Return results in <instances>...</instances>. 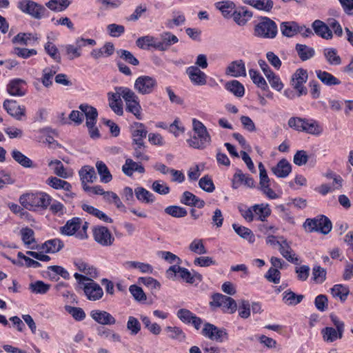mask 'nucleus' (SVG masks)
<instances>
[{
  "mask_svg": "<svg viewBox=\"0 0 353 353\" xmlns=\"http://www.w3.org/2000/svg\"><path fill=\"white\" fill-rule=\"evenodd\" d=\"M52 201V197L43 192H27L19 197L20 204L30 211L47 209Z\"/></svg>",
  "mask_w": 353,
  "mask_h": 353,
  "instance_id": "f257e3e1",
  "label": "nucleus"
},
{
  "mask_svg": "<svg viewBox=\"0 0 353 353\" xmlns=\"http://www.w3.org/2000/svg\"><path fill=\"white\" fill-rule=\"evenodd\" d=\"M192 129L195 135L187 140L188 145L195 149H203L211 143V137L202 122L193 119Z\"/></svg>",
  "mask_w": 353,
  "mask_h": 353,
  "instance_id": "f03ea898",
  "label": "nucleus"
},
{
  "mask_svg": "<svg viewBox=\"0 0 353 353\" xmlns=\"http://www.w3.org/2000/svg\"><path fill=\"white\" fill-rule=\"evenodd\" d=\"M278 32L276 23L268 17H263L255 25L254 35L263 39H274Z\"/></svg>",
  "mask_w": 353,
  "mask_h": 353,
  "instance_id": "7ed1b4c3",
  "label": "nucleus"
},
{
  "mask_svg": "<svg viewBox=\"0 0 353 353\" xmlns=\"http://www.w3.org/2000/svg\"><path fill=\"white\" fill-rule=\"evenodd\" d=\"M303 225L310 232L316 231L324 234H328L332 230V223L325 216H317L314 219H307Z\"/></svg>",
  "mask_w": 353,
  "mask_h": 353,
  "instance_id": "20e7f679",
  "label": "nucleus"
},
{
  "mask_svg": "<svg viewBox=\"0 0 353 353\" xmlns=\"http://www.w3.org/2000/svg\"><path fill=\"white\" fill-rule=\"evenodd\" d=\"M125 91V92L122 94H123V100L125 102L126 111L134 114L137 119H142V108L140 105L139 97L131 89Z\"/></svg>",
  "mask_w": 353,
  "mask_h": 353,
  "instance_id": "39448f33",
  "label": "nucleus"
},
{
  "mask_svg": "<svg viewBox=\"0 0 353 353\" xmlns=\"http://www.w3.org/2000/svg\"><path fill=\"white\" fill-rule=\"evenodd\" d=\"M210 305L212 307H222L223 311L228 314H234L237 309L236 301L231 297L220 293L212 296Z\"/></svg>",
  "mask_w": 353,
  "mask_h": 353,
  "instance_id": "423d86ee",
  "label": "nucleus"
},
{
  "mask_svg": "<svg viewBox=\"0 0 353 353\" xmlns=\"http://www.w3.org/2000/svg\"><path fill=\"white\" fill-rule=\"evenodd\" d=\"M308 79L307 71L303 68L297 69L291 78V85L297 92V96L301 97L307 93V90L304 85Z\"/></svg>",
  "mask_w": 353,
  "mask_h": 353,
  "instance_id": "0eeeda50",
  "label": "nucleus"
},
{
  "mask_svg": "<svg viewBox=\"0 0 353 353\" xmlns=\"http://www.w3.org/2000/svg\"><path fill=\"white\" fill-rule=\"evenodd\" d=\"M176 273L179 274L181 279L191 284L195 281V279H197L199 281H201L202 279L201 274H194L192 275L188 269L180 267L179 265L170 266L166 271V276L169 279L174 280Z\"/></svg>",
  "mask_w": 353,
  "mask_h": 353,
  "instance_id": "6e6552de",
  "label": "nucleus"
},
{
  "mask_svg": "<svg viewBox=\"0 0 353 353\" xmlns=\"http://www.w3.org/2000/svg\"><path fill=\"white\" fill-rule=\"evenodd\" d=\"M157 86V80L150 76L143 75L139 77L134 82L135 90L141 94H151Z\"/></svg>",
  "mask_w": 353,
  "mask_h": 353,
  "instance_id": "1a4fd4ad",
  "label": "nucleus"
},
{
  "mask_svg": "<svg viewBox=\"0 0 353 353\" xmlns=\"http://www.w3.org/2000/svg\"><path fill=\"white\" fill-rule=\"evenodd\" d=\"M201 334L205 337L216 342H222L227 339V333L224 329H220L210 323L204 324Z\"/></svg>",
  "mask_w": 353,
  "mask_h": 353,
  "instance_id": "9d476101",
  "label": "nucleus"
},
{
  "mask_svg": "<svg viewBox=\"0 0 353 353\" xmlns=\"http://www.w3.org/2000/svg\"><path fill=\"white\" fill-rule=\"evenodd\" d=\"M18 8L23 12L32 16L35 19H41L43 7L31 0H21L18 2Z\"/></svg>",
  "mask_w": 353,
  "mask_h": 353,
  "instance_id": "9b49d317",
  "label": "nucleus"
},
{
  "mask_svg": "<svg viewBox=\"0 0 353 353\" xmlns=\"http://www.w3.org/2000/svg\"><path fill=\"white\" fill-rule=\"evenodd\" d=\"M93 236L97 243L102 246H110L114 238L110 230L105 226H97L93 229Z\"/></svg>",
  "mask_w": 353,
  "mask_h": 353,
  "instance_id": "f8f14e48",
  "label": "nucleus"
},
{
  "mask_svg": "<svg viewBox=\"0 0 353 353\" xmlns=\"http://www.w3.org/2000/svg\"><path fill=\"white\" fill-rule=\"evenodd\" d=\"M3 108L11 117L18 121L22 120V117L26 116L25 106L19 105L16 101L5 100Z\"/></svg>",
  "mask_w": 353,
  "mask_h": 353,
  "instance_id": "ddd939ff",
  "label": "nucleus"
},
{
  "mask_svg": "<svg viewBox=\"0 0 353 353\" xmlns=\"http://www.w3.org/2000/svg\"><path fill=\"white\" fill-rule=\"evenodd\" d=\"M177 317L184 323H191L196 330L201 328L203 321L201 318L196 316L194 314L187 309H180L176 313Z\"/></svg>",
  "mask_w": 353,
  "mask_h": 353,
  "instance_id": "4468645a",
  "label": "nucleus"
},
{
  "mask_svg": "<svg viewBox=\"0 0 353 353\" xmlns=\"http://www.w3.org/2000/svg\"><path fill=\"white\" fill-rule=\"evenodd\" d=\"M179 39L176 36L170 32H163L159 35V39L157 38V45L156 50L159 51H166L171 46L178 43Z\"/></svg>",
  "mask_w": 353,
  "mask_h": 353,
  "instance_id": "2eb2a0df",
  "label": "nucleus"
},
{
  "mask_svg": "<svg viewBox=\"0 0 353 353\" xmlns=\"http://www.w3.org/2000/svg\"><path fill=\"white\" fill-rule=\"evenodd\" d=\"M132 141L134 145H142L146 137L148 130L143 123L134 122L131 127Z\"/></svg>",
  "mask_w": 353,
  "mask_h": 353,
  "instance_id": "dca6fc26",
  "label": "nucleus"
},
{
  "mask_svg": "<svg viewBox=\"0 0 353 353\" xmlns=\"http://www.w3.org/2000/svg\"><path fill=\"white\" fill-rule=\"evenodd\" d=\"M90 314L92 319L99 324L111 325L116 323L115 318L106 311L94 310L90 312Z\"/></svg>",
  "mask_w": 353,
  "mask_h": 353,
  "instance_id": "f3484780",
  "label": "nucleus"
},
{
  "mask_svg": "<svg viewBox=\"0 0 353 353\" xmlns=\"http://www.w3.org/2000/svg\"><path fill=\"white\" fill-rule=\"evenodd\" d=\"M26 82L21 79L11 80L7 85L8 92L15 97H22L26 93Z\"/></svg>",
  "mask_w": 353,
  "mask_h": 353,
  "instance_id": "a211bd4d",
  "label": "nucleus"
},
{
  "mask_svg": "<svg viewBox=\"0 0 353 353\" xmlns=\"http://www.w3.org/2000/svg\"><path fill=\"white\" fill-rule=\"evenodd\" d=\"M83 290L87 298L91 301L99 300L103 294V290L100 285L92 279L84 285Z\"/></svg>",
  "mask_w": 353,
  "mask_h": 353,
  "instance_id": "6ab92c4d",
  "label": "nucleus"
},
{
  "mask_svg": "<svg viewBox=\"0 0 353 353\" xmlns=\"http://www.w3.org/2000/svg\"><path fill=\"white\" fill-rule=\"evenodd\" d=\"M46 183L55 190L63 189L67 191L68 193L65 194L66 196L73 198L75 196V194L71 192V184L66 181L55 176H50L46 180Z\"/></svg>",
  "mask_w": 353,
  "mask_h": 353,
  "instance_id": "aec40b11",
  "label": "nucleus"
},
{
  "mask_svg": "<svg viewBox=\"0 0 353 353\" xmlns=\"http://www.w3.org/2000/svg\"><path fill=\"white\" fill-rule=\"evenodd\" d=\"M188 74L191 82L196 85H203L207 83V76L196 66H190L187 68Z\"/></svg>",
  "mask_w": 353,
  "mask_h": 353,
  "instance_id": "412c9836",
  "label": "nucleus"
},
{
  "mask_svg": "<svg viewBox=\"0 0 353 353\" xmlns=\"http://www.w3.org/2000/svg\"><path fill=\"white\" fill-rule=\"evenodd\" d=\"M225 74L234 77H245L246 70L244 62L242 60L231 62L226 68Z\"/></svg>",
  "mask_w": 353,
  "mask_h": 353,
  "instance_id": "4be33fe9",
  "label": "nucleus"
},
{
  "mask_svg": "<svg viewBox=\"0 0 353 353\" xmlns=\"http://www.w3.org/2000/svg\"><path fill=\"white\" fill-rule=\"evenodd\" d=\"M312 27L314 32L323 39L328 40L331 39L333 37L332 32L329 28L328 23L326 24L321 20H315L312 23Z\"/></svg>",
  "mask_w": 353,
  "mask_h": 353,
  "instance_id": "5701e85b",
  "label": "nucleus"
},
{
  "mask_svg": "<svg viewBox=\"0 0 353 353\" xmlns=\"http://www.w3.org/2000/svg\"><path fill=\"white\" fill-rule=\"evenodd\" d=\"M81 226V219L74 217L68 220L63 226L61 227L60 231L63 234L72 236L79 232Z\"/></svg>",
  "mask_w": 353,
  "mask_h": 353,
  "instance_id": "b1692460",
  "label": "nucleus"
},
{
  "mask_svg": "<svg viewBox=\"0 0 353 353\" xmlns=\"http://www.w3.org/2000/svg\"><path fill=\"white\" fill-rule=\"evenodd\" d=\"M241 184H244L248 188H252L254 186V181L252 177L238 170L233 176L232 187L233 188H238Z\"/></svg>",
  "mask_w": 353,
  "mask_h": 353,
  "instance_id": "393cba45",
  "label": "nucleus"
},
{
  "mask_svg": "<svg viewBox=\"0 0 353 353\" xmlns=\"http://www.w3.org/2000/svg\"><path fill=\"white\" fill-rule=\"evenodd\" d=\"M79 108L86 118V125H95L98 117V112L95 108L87 104H81Z\"/></svg>",
  "mask_w": 353,
  "mask_h": 353,
  "instance_id": "a878e982",
  "label": "nucleus"
},
{
  "mask_svg": "<svg viewBox=\"0 0 353 353\" xmlns=\"http://www.w3.org/2000/svg\"><path fill=\"white\" fill-rule=\"evenodd\" d=\"M272 171L277 177L285 178L291 172L292 166L285 159H283L272 168Z\"/></svg>",
  "mask_w": 353,
  "mask_h": 353,
  "instance_id": "bb28decb",
  "label": "nucleus"
},
{
  "mask_svg": "<svg viewBox=\"0 0 353 353\" xmlns=\"http://www.w3.org/2000/svg\"><path fill=\"white\" fill-rule=\"evenodd\" d=\"M323 339L326 343H333L337 339H342L343 332H339V330L332 327H325L321 330Z\"/></svg>",
  "mask_w": 353,
  "mask_h": 353,
  "instance_id": "cd10ccee",
  "label": "nucleus"
},
{
  "mask_svg": "<svg viewBox=\"0 0 353 353\" xmlns=\"http://www.w3.org/2000/svg\"><path fill=\"white\" fill-rule=\"evenodd\" d=\"M242 1L258 10L265 12H270L274 6L272 0H242Z\"/></svg>",
  "mask_w": 353,
  "mask_h": 353,
  "instance_id": "c85d7f7f",
  "label": "nucleus"
},
{
  "mask_svg": "<svg viewBox=\"0 0 353 353\" xmlns=\"http://www.w3.org/2000/svg\"><path fill=\"white\" fill-rule=\"evenodd\" d=\"M280 239H281V242L279 249L281 254L288 261L296 263L298 259L295 257V254L293 252L290 245L283 236H281Z\"/></svg>",
  "mask_w": 353,
  "mask_h": 353,
  "instance_id": "c756f323",
  "label": "nucleus"
},
{
  "mask_svg": "<svg viewBox=\"0 0 353 353\" xmlns=\"http://www.w3.org/2000/svg\"><path fill=\"white\" fill-rule=\"evenodd\" d=\"M79 176L84 190V185L87 183H93L97 179L95 170L93 167L85 165L79 172Z\"/></svg>",
  "mask_w": 353,
  "mask_h": 353,
  "instance_id": "7c9ffc66",
  "label": "nucleus"
},
{
  "mask_svg": "<svg viewBox=\"0 0 353 353\" xmlns=\"http://www.w3.org/2000/svg\"><path fill=\"white\" fill-rule=\"evenodd\" d=\"M64 246L63 241L59 239L48 240L39 247V250L46 253H56L60 251Z\"/></svg>",
  "mask_w": 353,
  "mask_h": 353,
  "instance_id": "2f4dec72",
  "label": "nucleus"
},
{
  "mask_svg": "<svg viewBox=\"0 0 353 353\" xmlns=\"http://www.w3.org/2000/svg\"><path fill=\"white\" fill-rule=\"evenodd\" d=\"M280 30L282 34L287 37H292L300 31V26L294 21H285L280 25Z\"/></svg>",
  "mask_w": 353,
  "mask_h": 353,
  "instance_id": "473e14b6",
  "label": "nucleus"
},
{
  "mask_svg": "<svg viewBox=\"0 0 353 353\" xmlns=\"http://www.w3.org/2000/svg\"><path fill=\"white\" fill-rule=\"evenodd\" d=\"M301 132L312 134L319 135L323 132L322 126L315 120L305 119Z\"/></svg>",
  "mask_w": 353,
  "mask_h": 353,
  "instance_id": "72a5a7b5",
  "label": "nucleus"
},
{
  "mask_svg": "<svg viewBox=\"0 0 353 353\" xmlns=\"http://www.w3.org/2000/svg\"><path fill=\"white\" fill-rule=\"evenodd\" d=\"M254 215L256 219L265 221L271 214V209L268 204L261 203L252 205Z\"/></svg>",
  "mask_w": 353,
  "mask_h": 353,
  "instance_id": "f704fd0d",
  "label": "nucleus"
},
{
  "mask_svg": "<svg viewBox=\"0 0 353 353\" xmlns=\"http://www.w3.org/2000/svg\"><path fill=\"white\" fill-rule=\"evenodd\" d=\"M214 6L221 12L222 15L226 18L232 16L235 8L234 2L229 0L216 2Z\"/></svg>",
  "mask_w": 353,
  "mask_h": 353,
  "instance_id": "c9c22d12",
  "label": "nucleus"
},
{
  "mask_svg": "<svg viewBox=\"0 0 353 353\" xmlns=\"http://www.w3.org/2000/svg\"><path fill=\"white\" fill-rule=\"evenodd\" d=\"M123 265L126 269H138L141 273L152 274L154 270L152 266L149 263L139 261H126Z\"/></svg>",
  "mask_w": 353,
  "mask_h": 353,
  "instance_id": "e433bc0d",
  "label": "nucleus"
},
{
  "mask_svg": "<svg viewBox=\"0 0 353 353\" xmlns=\"http://www.w3.org/2000/svg\"><path fill=\"white\" fill-rule=\"evenodd\" d=\"M331 294L334 298H339L341 302L347 300L350 289L347 285L336 284L331 289Z\"/></svg>",
  "mask_w": 353,
  "mask_h": 353,
  "instance_id": "4c0bfd02",
  "label": "nucleus"
},
{
  "mask_svg": "<svg viewBox=\"0 0 353 353\" xmlns=\"http://www.w3.org/2000/svg\"><path fill=\"white\" fill-rule=\"evenodd\" d=\"M48 166L52 168L54 174L59 177L67 179L72 176V173L68 172L64 168L63 163L59 160L51 161L48 163Z\"/></svg>",
  "mask_w": 353,
  "mask_h": 353,
  "instance_id": "58836bf2",
  "label": "nucleus"
},
{
  "mask_svg": "<svg viewBox=\"0 0 353 353\" xmlns=\"http://www.w3.org/2000/svg\"><path fill=\"white\" fill-rule=\"evenodd\" d=\"M136 44L141 49L145 50L153 48L156 50L157 38L150 35L141 37L136 41Z\"/></svg>",
  "mask_w": 353,
  "mask_h": 353,
  "instance_id": "ea45409f",
  "label": "nucleus"
},
{
  "mask_svg": "<svg viewBox=\"0 0 353 353\" xmlns=\"http://www.w3.org/2000/svg\"><path fill=\"white\" fill-rule=\"evenodd\" d=\"M74 265L80 272H83L90 277L96 278L98 275V272L94 267L90 265L82 260L79 259L76 261Z\"/></svg>",
  "mask_w": 353,
  "mask_h": 353,
  "instance_id": "a19ab883",
  "label": "nucleus"
},
{
  "mask_svg": "<svg viewBox=\"0 0 353 353\" xmlns=\"http://www.w3.org/2000/svg\"><path fill=\"white\" fill-rule=\"evenodd\" d=\"M134 192L137 199L142 203H151L154 201V194L142 187L136 188Z\"/></svg>",
  "mask_w": 353,
  "mask_h": 353,
  "instance_id": "79ce46f5",
  "label": "nucleus"
},
{
  "mask_svg": "<svg viewBox=\"0 0 353 353\" xmlns=\"http://www.w3.org/2000/svg\"><path fill=\"white\" fill-rule=\"evenodd\" d=\"M318 79L327 85H339L341 81L332 74L322 70L316 71Z\"/></svg>",
  "mask_w": 353,
  "mask_h": 353,
  "instance_id": "37998d69",
  "label": "nucleus"
},
{
  "mask_svg": "<svg viewBox=\"0 0 353 353\" xmlns=\"http://www.w3.org/2000/svg\"><path fill=\"white\" fill-rule=\"evenodd\" d=\"M82 209L87 212L88 213L99 218L100 220L105 222V223H112V219L109 217L108 215H106L104 212L99 210L97 208H95L92 205H89L87 204H83L82 205Z\"/></svg>",
  "mask_w": 353,
  "mask_h": 353,
  "instance_id": "c03bdc74",
  "label": "nucleus"
},
{
  "mask_svg": "<svg viewBox=\"0 0 353 353\" xmlns=\"http://www.w3.org/2000/svg\"><path fill=\"white\" fill-rule=\"evenodd\" d=\"M96 168L102 183H109L112 179V176L107 165L103 161H97Z\"/></svg>",
  "mask_w": 353,
  "mask_h": 353,
  "instance_id": "a18cd8bd",
  "label": "nucleus"
},
{
  "mask_svg": "<svg viewBox=\"0 0 353 353\" xmlns=\"http://www.w3.org/2000/svg\"><path fill=\"white\" fill-rule=\"evenodd\" d=\"M97 334L100 337L108 339L112 342H120L121 336L117 333L114 332L108 328L101 327L97 329Z\"/></svg>",
  "mask_w": 353,
  "mask_h": 353,
  "instance_id": "49530a36",
  "label": "nucleus"
},
{
  "mask_svg": "<svg viewBox=\"0 0 353 353\" xmlns=\"http://www.w3.org/2000/svg\"><path fill=\"white\" fill-rule=\"evenodd\" d=\"M37 37L31 33H19L12 39V43L22 46H28L32 41H36Z\"/></svg>",
  "mask_w": 353,
  "mask_h": 353,
  "instance_id": "de8ad7c7",
  "label": "nucleus"
},
{
  "mask_svg": "<svg viewBox=\"0 0 353 353\" xmlns=\"http://www.w3.org/2000/svg\"><path fill=\"white\" fill-rule=\"evenodd\" d=\"M232 228L235 232L241 238L248 240L250 243H253L254 241V235L249 228L239 225L236 223L232 224Z\"/></svg>",
  "mask_w": 353,
  "mask_h": 353,
  "instance_id": "09e8293b",
  "label": "nucleus"
},
{
  "mask_svg": "<svg viewBox=\"0 0 353 353\" xmlns=\"http://www.w3.org/2000/svg\"><path fill=\"white\" fill-rule=\"evenodd\" d=\"M12 157L14 160L24 168H32V161L28 157L24 155L20 151L14 149L11 152Z\"/></svg>",
  "mask_w": 353,
  "mask_h": 353,
  "instance_id": "8fccbe9b",
  "label": "nucleus"
},
{
  "mask_svg": "<svg viewBox=\"0 0 353 353\" xmlns=\"http://www.w3.org/2000/svg\"><path fill=\"white\" fill-rule=\"evenodd\" d=\"M70 4L69 0H50L46 3V6L54 12H62Z\"/></svg>",
  "mask_w": 353,
  "mask_h": 353,
  "instance_id": "3c124183",
  "label": "nucleus"
},
{
  "mask_svg": "<svg viewBox=\"0 0 353 353\" xmlns=\"http://www.w3.org/2000/svg\"><path fill=\"white\" fill-rule=\"evenodd\" d=\"M225 88L238 97H241L244 94L245 89L243 85L236 80L228 81L225 84Z\"/></svg>",
  "mask_w": 353,
  "mask_h": 353,
  "instance_id": "603ef678",
  "label": "nucleus"
},
{
  "mask_svg": "<svg viewBox=\"0 0 353 353\" xmlns=\"http://www.w3.org/2000/svg\"><path fill=\"white\" fill-rule=\"evenodd\" d=\"M296 50L302 61H306L314 55V50L306 45L296 44Z\"/></svg>",
  "mask_w": 353,
  "mask_h": 353,
  "instance_id": "864d4df0",
  "label": "nucleus"
},
{
  "mask_svg": "<svg viewBox=\"0 0 353 353\" xmlns=\"http://www.w3.org/2000/svg\"><path fill=\"white\" fill-rule=\"evenodd\" d=\"M50 288V285L45 283L42 281L32 282L29 285V290L34 294H46Z\"/></svg>",
  "mask_w": 353,
  "mask_h": 353,
  "instance_id": "5fc2aeb1",
  "label": "nucleus"
},
{
  "mask_svg": "<svg viewBox=\"0 0 353 353\" xmlns=\"http://www.w3.org/2000/svg\"><path fill=\"white\" fill-rule=\"evenodd\" d=\"M165 330L168 333V337L173 340L182 342L185 339V334L179 327L167 326Z\"/></svg>",
  "mask_w": 353,
  "mask_h": 353,
  "instance_id": "6e6d98bb",
  "label": "nucleus"
},
{
  "mask_svg": "<svg viewBox=\"0 0 353 353\" xmlns=\"http://www.w3.org/2000/svg\"><path fill=\"white\" fill-rule=\"evenodd\" d=\"M324 56L327 61L330 65H338L341 63V59L337 54V51L334 48H326L324 50Z\"/></svg>",
  "mask_w": 353,
  "mask_h": 353,
  "instance_id": "4d7b16f0",
  "label": "nucleus"
},
{
  "mask_svg": "<svg viewBox=\"0 0 353 353\" xmlns=\"http://www.w3.org/2000/svg\"><path fill=\"white\" fill-rule=\"evenodd\" d=\"M249 74L253 83L256 84L259 88L263 90H268V84L265 79L260 74L259 72H257L255 70L251 69L249 70Z\"/></svg>",
  "mask_w": 353,
  "mask_h": 353,
  "instance_id": "13d9d810",
  "label": "nucleus"
},
{
  "mask_svg": "<svg viewBox=\"0 0 353 353\" xmlns=\"http://www.w3.org/2000/svg\"><path fill=\"white\" fill-rule=\"evenodd\" d=\"M303 299V295H297L290 290L283 293V300L288 305H295L299 303Z\"/></svg>",
  "mask_w": 353,
  "mask_h": 353,
  "instance_id": "bf43d9fd",
  "label": "nucleus"
},
{
  "mask_svg": "<svg viewBox=\"0 0 353 353\" xmlns=\"http://www.w3.org/2000/svg\"><path fill=\"white\" fill-rule=\"evenodd\" d=\"M165 212L175 218H181L187 215V210L182 207L177 205L168 206L165 209Z\"/></svg>",
  "mask_w": 353,
  "mask_h": 353,
  "instance_id": "052dcab7",
  "label": "nucleus"
},
{
  "mask_svg": "<svg viewBox=\"0 0 353 353\" xmlns=\"http://www.w3.org/2000/svg\"><path fill=\"white\" fill-rule=\"evenodd\" d=\"M138 283L143 284L152 290H159L161 288V283L152 277H139Z\"/></svg>",
  "mask_w": 353,
  "mask_h": 353,
  "instance_id": "680f3d73",
  "label": "nucleus"
},
{
  "mask_svg": "<svg viewBox=\"0 0 353 353\" xmlns=\"http://www.w3.org/2000/svg\"><path fill=\"white\" fill-rule=\"evenodd\" d=\"M189 249L197 254H204L208 252L202 239L193 240L189 245Z\"/></svg>",
  "mask_w": 353,
  "mask_h": 353,
  "instance_id": "e2e57ef3",
  "label": "nucleus"
},
{
  "mask_svg": "<svg viewBox=\"0 0 353 353\" xmlns=\"http://www.w3.org/2000/svg\"><path fill=\"white\" fill-rule=\"evenodd\" d=\"M119 57L123 59L127 63L133 65H138L139 64V60L129 51L125 50H119L117 51Z\"/></svg>",
  "mask_w": 353,
  "mask_h": 353,
  "instance_id": "0e129e2a",
  "label": "nucleus"
},
{
  "mask_svg": "<svg viewBox=\"0 0 353 353\" xmlns=\"http://www.w3.org/2000/svg\"><path fill=\"white\" fill-rule=\"evenodd\" d=\"M55 73L56 71L50 68H46L43 70L41 82L45 87L48 88L52 84V78Z\"/></svg>",
  "mask_w": 353,
  "mask_h": 353,
  "instance_id": "69168bd1",
  "label": "nucleus"
},
{
  "mask_svg": "<svg viewBox=\"0 0 353 353\" xmlns=\"http://www.w3.org/2000/svg\"><path fill=\"white\" fill-rule=\"evenodd\" d=\"M313 280L318 283H322L326 279V270L321 266L316 265L312 270Z\"/></svg>",
  "mask_w": 353,
  "mask_h": 353,
  "instance_id": "338daca9",
  "label": "nucleus"
},
{
  "mask_svg": "<svg viewBox=\"0 0 353 353\" xmlns=\"http://www.w3.org/2000/svg\"><path fill=\"white\" fill-rule=\"evenodd\" d=\"M266 78L272 88L276 91H281L283 88V84L281 82L279 77L276 75L274 72L266 76Z\"/></svg>",
  "mask_w": 353,
  "mask_h": 353,
  "instance_id": "774afa93",
  "label": "nucleus"
}]
</instances>
